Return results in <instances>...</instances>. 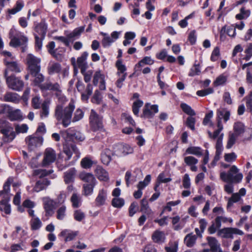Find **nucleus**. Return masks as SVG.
<instances>
[{"label": "nucleus", "mask_w": 252, "mask_h": 252, "mask_svg": "<svg viewBox=\"0 0 252 252\" xmlns=\"http://www.w3.org/2000/svg\"><path fill=\"white\" fill-rule=\"evenodd\" d=\"M91 129L96 131L103 128L102 117L98 115L94 110H91L89 117Z\"/></svg>", "instance_id": "6"}, {"label": "nucleus", "mask_w": 252, "mask_h": 252, "mask_svg": "<svg viewBox=\"0 0 252 252\" xmlns=\"http://www.w3.org/2000/svg\"><path fill=\"white\" fill-rule=\"evenodd\" d=\"M66 207L65 205H62L57 210L56 218L59 220H63L66 216Z\"/></svg>", "instance_id": "41"}, {"label": "nucleus", "mask_w": 252, "mask_h": 252, "mask_svg": "<svg viewBox=\"0 0 252 252\" xmlns=\"http://www.w3.org/2000/svg\"><path fill=\"white\" fill-rule=\"evenodd\" d=\"M85 26L75 29L71 32H70L64 36H55L54 39L62 42L64 44L69 47L70 43L72 42L75 39L78 38L81 34L84 31Z\"/></svg>", "instance_id": "4"}, {"label": "nucleus", "mask_w": 252, "mask_h": 252, "mask_svg": "<svg viewBox=\"0 0 252 252\" xmlns=\"http://www.w3.org/2000/svg\"><path fill=\"white\" fill-rule=\"evenodd\" d=\"M132 148L128 145L118 144L114 146L112 157H122L132 153Z\"/></svg>", "instance_id": "8"}, {"label": "nucleus", "mask_w": 252, "mask_h": 252, "mask_svg": "<svg viewBox=\"0 0 252 252\" xmlns=\"http://www.w3.org/2000/svg\"><path fill=\"white\" fill-rule=\"evenodd\" d=\"M74 109V104L71 102L64 108L62 104H58L55 110V117L58 121L61 122L63 127H66L71 123Z\"/></svg>", "instance_id": "1"}, {"label": "nucleus", "mask_w": 252, "mask_h": 252, "mask_svg": "<svg viewBox=\"0 0 252 252\" xmlns=\"http://www.w3.org/2000/svg\"><path fill=\"white\" fill-rule=\"evenodd\" d=\"M56 159V155L54 150L51 148L46 149L42 161L43 166H45L53 163Z\"/></svg>", "instance_id": "14"}, {"label": "nucleus", "mask_w": 252, "mask_h": 252, "mask_svg": "<svg viewBox=\"0 0 252 252\" xmlns=\"http://www.w3.org/2000/svg\"><path fill=\"white\" fill-rule=\"evenodd\" d=\"M94 173L97 178L100 181H107L109 180L108 172L100 166H97L96 167Z\"/></svg>", "instance_id": "21"}, {"label": "nucleus", "mask_w": 252, "mask_h": 252, "mask_svg": "<svg viewBox=\"0 0 252 252\" xmlns=\"http://www.w3.org/2000/svg\"><path fill=\"white\" fill-rule=\"evenodd\" d=\"M232 227H224L218 230L217 236L223 238H232Z\"/></svg>", "instance_id": "28"}, {"label": "nucleus", "mask_w": 252, "mask_h": 252, "mask_svg": "<svg viewBox=\"0 0 252 252\" xmlns=\"http://www.w3.org/2000/svg\"><path fill=\"white\" fill-rule=\"evenodd\" d=\"M50 185V181L46 178L43 179L36 182L33 189L36 192L46 189Z\"/></svg>", "instance_id": "23"}, {"label": "nucleus", "mask_w": 252, "mask_h": 252, "mask_svg": "<svg viewBox=\"0 0 252 252\" xmlns=\"http://www.w3.org/2000/svg\"><path fill=\"white\" fill-rule=\"evenodd\" d=\"M0 131L6 137L12 140L15 137V133L13 131V128L9 126V123L4 120H0Z\"/></svg>", "instance_id": "11"}, {"label": "nucleus", "mask_w": 252, "mask_h": 252, "mask_svg": "<svg viewBox=\"0 0 252 252\" xmlns=\"http://www.w3.org/2000/svg\"><path fill=\"white\" fill-rule=\"evenodd\" d=\"M63 135L72 140L82 141L85 139L84 136L79 131H77L73 127H70L62 132Z\"/></svg>", "instance_id": "10"}, {"label": "nucleus", "mask_w": 252, "mask_h": 252, "mask_svg": "<svg viewBox=\"0 0 252 252\" xmlns=\"http://www.w3.org/2000/svg\"><path fill=\"white\" fill-rule=\"evenodd\" d=\"M78 234V231H72L68 229H64L60 233V235L65 237L64 241L67 242L73 240Z\"/></svg>", "instance_id": "27"}, {"label": "nucleus", "mask_w": 252, "mask_h": 252, "mask_svg": "<svg viewBox=\"0 0 252 252\" xmlns=\"http://www.w3.org/2000/svg\"><path fill=\"white\" fill-rule=\"evenodd\" d=\"M237 137V135L235 133L229 134L227 145L226 146L227 149H230L232 147V146L235 143Z\"/></svg>", "instance_id": "51"}, {"label": "nucleus", "mask_w": 252, "mask_h": 252, "mask_svg": "<svg viewBox=\"0 0 252 252\" xmlns=\"http://www.w3.org/2000/svg\"><path fill=\"white\" fill-rule=\"evenodd\" d=\"M102 100L101 93L98 90H96L92 98V102L96 104H100Z\"/></svg>", "instance_id": "64"}, {"label": "nucleus", "mask_w": 252, "mask_h": 252, "mask_svg": "<svg viewBox=\"0 0 252 252\" xmlns=\"http://www.w3.org/2000/svg\"><path fill=\"white\" fill-rule=\"evenodd\" d=\"M4 76L6 79V84L8 88L16 91L22 90L24 86V83L20 78L16 77L13 74L9 75L7 71L4 72Z\"/></svg>", "instance_id": "5"}, {"label": "nucleus", "mask_w": 252, "mask_h": 252, "mask_svg": "<svg viewBox=\"0 0 252 252\" xmlns=\"http://www.w3.org/2000/svg\"><path fill=\"white\" fill-rule=\"evenodd\" d=\"M96 184H85L83 185V194L85 196H88L93 193L94 189Z\"/></svg>", "instance_id": "40"}, {"label": "nucleus", "mask_w": 252, "mask_h": 252, "mask_svg": "<svg viewBox=\"0 0 252 252\" xmlns=\"http://www.w3.org/2000/svg\"><path fill=\"white\" fill-rule=\"evenodd\" d=\"M245 53L246 55L243 58V60L248 61L250 60L252 57V43H250L247 45V48L245 50Z\"/></svg>", "instance_id": "56"}, {"label": "nucleus", "mask_w": 252, "mask_h": 252, "mask_svg": "<svg viewBox=\"0 0 252 252\" xmlns=\"http://www.w3.org/2000/svg\"><path fill=\"white\" fill-rule=\"evenodd\" d=\"M226 30L227 34L229 36L234 37L235 36L236 32L235 27H233V26H230L226 29V26H224L221 28L220 31V36H221L223 34L225 33Z\"/></svg>", "instance_id": "37"}, {"label": "nucleus", "mask_w": 252, "mask_h": 252, "mask_svg": "<svg viewBox=\"0 0 252 252\" xmlns=\"http://www.w3.org/2000/svg\"><path fill=\"white\" fill-rule=\"evenodd\" d=\"M124 204L125 201L121 198L115 197L112 200V205L116 208H121L124 206Z\"/></svg>", "instance_id": "52"}, {"label": "nucleus", "mask_w": 252, "mask_h": 252, "mask_svg": "<svg viewBox=\"0 0 252 252\" xmlns=\"http://www.w3.org/2000/svg\"><path fill=\"white\" fill-rule=\"evenodd\" d=\"M27 143L29 148L31 150H33L36 147L40 142V139L37 137L29 136L27 139Z\"/></svg>", "instance_id": "36"}, {"label": "nucleus", "mask_w": 252, "mask_h": 252, "mask_svg": "<svg viewBox=\"0 0 252 252\" xmlns=\"http://www.w3.org/2000/svg\"><path fill=\"white\" fill-rule=\"evenodd\" d=\"M49 53L54 57L57 58V55L56 54V50H54L55 47V43L54 41L50 42L47 45Z\"/></svg>", "instance_id": "62"}, {"label": "nucleus", "mask_w": 252, "mask_h": 252, "mask_svg": "<svg viewBox=\"0 0 252 252\" xmlns=\"http://www.w3.org/2000/svg\"><path fill=\"white\" fill-rule=\"evenodd\" d=\"M186 153L189 154L194 155L200 157L203 154L201 149L199 147H189L186 151Z\"/></svg>", "instance_id": "38"}, {"label": "nucleus", "mask_w": 252, "mask_h": 252, "mask_svg": "<svg viewBox=\"0 0 252 252\" xmlns=\"http://www.w3.org/2000/svg\"><path fill=\"white\" fill-rule=\"evenodd\" d=\"M79 177L81 181L85 183V184H96V180L92 173L85 172H81L80 173Z\"/></svg>", "instance_id": "19"}, {"label": "nucleus", "mask_w": 252, "mask_h": 252, "mask_svg": "<svg viewBox=\"0 0 252 252\" xmlns=\"http://www.w3.org/2000/svg\"><path fill=\"white\" fill-rule=\"evenodd\" d=\"M201 72L200 66L199 64H194L190 68L189 73V76H194L198 75Z\"/></svg>", "instance_id": "47"}, {"label": "nucleus", "mask_w": 252, "mask_h": 252, "mask_svg": "<svg viewBox=\"0 0 252 252\" xmlns=\"http://www.w3.org/2000/svg\"><path fill=\"white\" fill-rule=\"evenodd\" d=\"M151 175H147L143 181H140L139 182L138 184L137 185L138 189L142 190L145 187L148 185L151 181Z\"/></svg>", "instance_id": "55"}, {"label": "nucleus", "mask_w": 252, "mask_h": 252, "mask_svg": "<svg viewBox=\"0 0 252 252\" xmlns=\"http://www.w3.org/2000/svg\"><path fill=\"white\" fill-rule=\"evenodd\" d=\"M76 170L71 168L64 173V181L65 184H69L74 182Z\"/></svg>", "instance_id": "26"}, {"label": "nucleus", "mask_w": 252, "mask_h": 252, "mask_svg": "<svg viewBox=\"0 0 252 252\" xmlns=\"http://www.w3.org/2000/svg\"><path fill=\"white\" fill-rule=\"evenodd\" d=\"M112 152L108 149H104L101 154V160L104 164L108 165L110 162L113 159Z\"/></svg>", "instance_id": "24"}, {"label": "nucleus", "mask_w": 252, "mask_h": 252, "mask_svg": "<svg viewBox=\"0 0 252 252\" xmlns=\"http://www.w3.org/2000/svg\"><path fill=\"white\" fill-rule=\"evenodd\" d=\"M61 70V65L57 63H50L47 67V72L49 75L59 73Z\"/></svg>", "instance_id": "29"}, {"label": "nucleus", "mask_w": 252, "mask_h": 252, "mask_svg": "<svg viewBox=\"0 0 252 252\" xmlns=\"http://www.w3.org/2000/svg\"><path fill=\"white\" fill-rule=\"evenodd\" d=\"M81 165L84 168H90L93 165V161L88 158H83L81 161Z\"/></svg>", "instance_id": "63"}, {"label": "nucleus", "mask_w": 252, "mask_h": 252, "mask_svg": "<svg viewBox=\"0 0 252 252\" xmlns=\"http://www.w3.org/2000/svg\"><path fill=\"white\" fill-rule=\"evenodd\" d=\"M214 92L213 88H209L206 89L199 90L196 92V94L200 96H205Z\"/></svg>", "instance_id": "61"}, {"label": "nucleus", "mask_w": 252, "mask_h": 252, "mask_svg": "<svg viewBox=\"0 0 252 252\" xmlns=\"http://www.w3.org/2000/svg\"><path fill=\"white\" fill-rule=\"evenodd\" d=\"M104 80V76L99 71H96L93 78V84L94 86L97 85L98 83Z\"/></svg>", "instance_id": "48"}, {"label": "nucleus", "mask_w": 252, "mask_h": 252, "mask_svg": "<svg viewBox=\"0 0 252 252\" xmlns=\"http://www.w3.org/2000/svg\"><path fill=\"white\" fill-rule=\"evenodd\" d=\"M24 6V4L22 2L17 1L16 5L13 8L8 10V12L10 14H15L20 11Z\"/></svg>", "instance_id": "57"}, {"label": "nucleus", "mask_w": 252, "mask_h": 252, "mask_svg": "<svg viewBox=\"0 0 252 252\" xmlns=\"http://www.w3.org/2000/svg\"><path fill=\"white\" fill-rule=\"evenodd\" d=\"M125 180L127 187H128L130 184H133L137 181L136 176H132L130 171H127L126 173Z\"/></svg>", "instance_id": "44"}, {"label": "nucleus", "mask_w": 252, "mask_h": 252, "mask_svg": "<svg viewBox=\"0 0 252 252\" xmlns=\"http://www.w3.org/2000/svg\"><path fill=\"white\" fill-rule=\"evenodd\" d=\"M240 13L236 15V18L238 20L247 19L251 14L250 10H246L245 7H242L240 10Z\"/></svg>", "instance_id": "42"}, {"label": "nucleus", "mask_w": 252, "mask_h": 252, "mask_svg": "<svg viewBox=\"0 0 252 252\" xmlns=\"http://www.w3.org/2000/svg\"><path fill=\"white\" fill-rule=\"evenodd\" d=\"M220 224L218 225L215 220L214 221L212 222V224L208 228V231L210 234H214L217 231L218 232V230L220 229Z\"/></svg>", "instance_id": "58"}, {"label": "nucleus", "mask_w": 252, "mask_h": 252, "mask_svg": "<svg viewBox=\"0 0 252 252\" xmlns=\"http://www.w3.org/2000/svg\"><path fill=\"white\" fill-rule=\"evenodd\" d=\"M154 63V60H153L150 57L146 56L143 58L137 64H136L135 67H142L144 65H152Z\"/></svg>", "instance_id": "39"}, {"label": "nucleus", "mask_w": 252, "mask_h": 252, "mask_svg": "<svg viewBox=\"0 0 252 252\" xmlns=\"http://www.w3.org/2000/svg\"><path fill=\"white\" fill-rule=\"evenodd\" d=\"M197 236L192 233L188 234L185 237L184 241L186 245L189 248L192 247L195 244Z\"/></svg>", "instance_id": "31"}, {"label": "nucleus", "mask_w": 252, "mask_h": 252, "mask_svg": "<svg viewBox=\"0 0 252 252\" xmlns=\"http://www.w3.org/2000/svg\"><path fill=\"white\" fill-rule=\"evenodd\" d=\"M72 206L73 208H79L81 204V197L76 193H73L70 198Z\"/></svg>", "instance_id": "35"}, {"label": "nucleus", "mask_w": 252, "mask_h": 252, "mask_svg": "<svg viewBox=\"0 0 252 252\" xmlns=\"http://www.w3.org/2000/svg\"><path fill=\"white\" fill-rule=\"evenodd\" d=\"M223 137V133H221L218 137L217 142L216 144V153L215 156L214 157V159L212 162V164L213 165H215L217 162L219 160L220 158V156L221 154V153L223 150V146H222V139Z\"/></svg>", "instance_id": "13"}, {"label": "nucleus", "mask_w": 252, "mask_h": 252, "mask_svg": "<svg viewBox=\"0 0 252 252\" xmlns=\"http://www.w3.org/2000/svg\"><path fill=\"white\" fill-rule=\"evenodd\" d=\"M184 161L187 165L191 166L198 162V159L192 156H188L184 158Z\"/></svg>", "instance_id": "60"}, {"label": "nucleus", "mask_w": 252, "mask_h": 252, "mask_svg": "<svg viewBox=\"0 0 252 252\" xmlns=\"http://www.w3.org/2000/svg\"><path fill=\"white\" fill-rule=\"evenodd\" d=\"M28 71L30 73L41 70V59L29 54L26 58Z\"/></svg>", "instance_id": "7"}, {"label": "nucleus", "mask_w": 252, "mask_h": 252, "mask_svg": "<svg viewBox=\"0 0 252 252\" xmlns=\"http://www.w3.org/2000/svg\"><path fill=\"white\" fill-rule=\"evenodd\" d=\"M35 32L41 38H44L46 33L47 25L44 22H41L36 25L35 29Z\"/></svg>", "instance_id": "34"}, {"label": "nucleus", "mask_w": 252, "mask_h": 252, "mask_svg": "<svg viewBox=\"0 0 252 252\" xmlns=\"http://www.w3.org/2000/svg\"><path fill=\"white\" fill-rule=\"evenodd\" d=\"M116 65L118 69V72L117 73V75H121L124 74H127L126 72V67L122 63L121 61L118 60L117 61Z\"/></svg>", "instance_id": "45"}, {"label": "nucleus", "mask_w": 252, "mask_h": 252, "mask_svg": "<svg viewBox=\"0 0 252 252\" xmlns=\"http://www.w3.org/2000/svg\"><path fill=\"white\" fill-rule=\"evenodd\" d=\"M41 111L40 112L41 117H46L49 115V103L44 101L41 104Z\"/></svg>", "instance_id": "43"}, {"label": "nucleus", "mask_w": 252, "mask_h": 252, "mask_svg": "<svg viewBox=\"0 0 252 252\" xmlns=\"http://www.w3.org/2000/svg\"><path fill=\"white\" fill-rule=\"evenodd\" d=\"M73 216L76 221H81L85 219V214L81 210H76L74 212Z\"/></svg>", "instance_id": "54"}, {"label": "nucleus", "mask_w": 252, "mask_h": 252, "mask_svg": "<svg viewBox=\"0 0 252 252\" xmlns=\"http://www.w3.org/2000/svg\"><path fill=\"white\" fill-rule=\"evenodd\" d=\"M143 102L139 99L134 102L132 105V111L135 115H138L139 108L142 106Z\"/></svg>", "instance_id": "50"}, {"label": "nucleus", "mask_w": 252, "mask_h": 252, "mask_svg": "<svg viewBox=\"0 0 252 252\" xmlns=\"http://www.w3.org/2000/svg\"><path fill=\"white\" fill-rule=\"evenodd\" d=\"M226 81L227 77L223 74H221L213 82V84L216 87L223 85L226 83Z\"/></svg>", "instance_id": "46"}, {"label": "nucleus", "mask_w": 252, "mask_h": 252, "mask_svg": "<svg viewBox=\"0 0 252 252\" xmlns=\"http://www.w3.org/2000/svg\"><path fill=\"white\" fill-rule=\"evenodd\" d=\"M206 239L210 247V251L212 252H222L220 250V245L216 238L208 236L207 237Z\"/></svg>", "instance_id": "18"}, {"label": "nucleus", "mask_w": 252, "mask_h": 252, "mask_svg": "<svg viewBox=\"0 0 252 252\" xmlns=\"http://www.w3.org/2000/svg\"><path fill=\"white\" fill-rule=\"evenodd\" d=\"M239 171V169L235 165H232L227 172H221L220 178L223 182L227 183H239L242 180L243 175Z\"/></svg>", "instance_id": "3"}, {"label": "nucleus", "mask_w": 252, "mask_h": 252, "mask_svg": "<svg viewBox=\"0 0 252 252\" xmlns=\"http://www.w3.org/2000/svg\"><path fill=\"white\" fill-rule=\"evenodd\" d=\"M42 225V222L40 220L36 218L31 220V228L32 230H37L40 228Z\"/></svg>", "instance_id": "59"}, {"label": "nucleus", "mask_w": 252, "mask_h": 252, "mask_svg": "<svg viewBox=\"0 0 252 252\" xmlns=\"http://www.w3.org/2000/svg\"><path fill=\"white\" fill-rule=\"evenodd\" d=\"M8 117L11 121H18L22 119V115L19 109L9 110L8 112Z\"/></svg>", "instance_id": "33"}, {"label": "nucleus", "mask_w": 252, "mask_h": 252, "mask_svg": "<svg viewBox=\"0 0 252 252\" xmlns=\"http://www.w3.org/2000/svg\"><path fill=\"white\" fill-rule=\"evenodd\" d=\"M83 116L84 112H83V111L81 109L78 108L76 110L74 113V117L71 120V122H76L77 121H79L83 118Z\"/></svg>", "instance_id": "53"}, {"label": "nucleus", "mask_w": 252, "mask_h": 252, "mask_svg": "<svg viewBox=\"0 0 252 252\" xmlns=\"http://www.w3.org/2000/svg\"><path fill=\"white\" fill-rule=\"evenodd\" d=\"M3 100L6 102L18 103L20 101V98L18 94L16 93L7 92L4 96Z\"/></svg>", "instance_id": "32"}, {"label": "nucleus", "mask_w": 252, "mask_h": 252, "mask_svg": "<svg viewBox=\"0 0 252 252\" xmlns=\"http://www.w3.org/2000/svg\"><path fill=\"white\" fill-rule=\"evenodd\" d=\"M40 89L42 91H51L60 93L61 87L57 82L52 83L50 81H47L43 83L42 85H41Z\"/></svg>", "instance_id": "15"}, {"label": "nucleus", "mask_w": 252, "mask_h": 252, "mask_svg": "<svg viewBox=\"0 0 252 252\" xmlns=\"http://www.w3.org/2000/svg\"><path fill=\"white\" fill-rule=\"evenodd\" d=\"M31 77L33 78L32 80V84L34 86L38 87L40 88L41 85H43V82L44 81V76L40 73V71H36L30 73Z\"/></svg>", "instance_id": "16"}, {"label": "nucleus", "mask_w": 252, "mask_h": 252, "mask_svg": "<svg viewBox=\"0 0 252 252\" xmlns=\"http://www.w3.org/2000/svg\"><path fill=\"white\" fill-rule=\"evenodd\" d=\"M14 179L12 177H9L3 186V189L0 191V196H2L3 199L0 202V210L6 214L11 212L10 205L8 203L10 200V186L13 183Z\"/></svg>", "instance_id": "2"}, {"label": "nucleus", "mask_w": 252, "mask_h": 252, "mask_svg": "<svg viewBox=\"0 0 252 252\" xmlns=\"http://www.w3.org/2000/svg\"><path fill=\"white\" fill-rule=\"evenodd\" d=\"M28 41L27 37L22 36L20 38L16 37H12L9 43V45L12 47H16L21 45H24Z\"/></svg>", "instance_id": "30"}, {"label": "nucleus", "mask_w": 252, "mask_h": 252, "mask_svg": "<svg viewBox=\"0 0 252 252\" xmlns=\"http://www.w3.org/2000/svg\"><path fill=\"white\" fill-rule=\"evenodd\" d=\"M181 107L182 110L187 114L190 116H194L195 113L190 106L186 103H181Z\"/></svg>", "instance_id": "49"}, {"label": "nucleus", "mask_w": 252, "mask_h": 252, "mask_svg": "<svg viewBox=\"0 0 252 252\" xmlns=\"http://www.w3.org/2000/svg\"><path fill=\"white\" fill-rule=\"evenodd\" d=\"M88 56V53L87 52H84L81 57L77 58V65L78 67L80 68L81 73L85 72L88 67L87 63L86 62Z\"/></svg>", "instance_id": "20"}, {"label": "nucleus", "mask_w": 252, "mask_h": 252, "mask_svg": "<svg viewBox=\"0 0 252 252\" xmlns=\"http://www.w3.org/2000/svg\"><path fill=\"white\" fill-rule=\"evenodd\" d=\"M63 151L67 156V157L64 159L65 161L70 159L73 153L75 155L77 158H78L80 157V153L74 144H71L64 145L63 146Z\"/></svg>", "instance_id": "12"}, {"label": "nucleus", "mask_w": 252, "mask_h": 252, "mask_svg": "<svg viewBox=\"0 0 252 252\" xmlns=\"http://www.w3.org/2000/svg\"><path fill=\"white\" fill-rule=\"evenodd\" d=\"M43 207L45 212V216L51 217L54 214L56 202L49 197H44L42 198Z\"/></svg>", "instance_id": "9"}, {"label": "nucleus", "mask_w": 252, "mask_h": 252, "mask_svg": "<svg viewBox=\"0 0 252 252\" xmlns=\"http://www.w3.org/2000/svg\"><path fill=\"white\" fill-rule=\"evenodd\" d=\"M4 63L6 66L4 72L7 71L8 74L9 71H11L15 73H19L21 71V66L17 62H9L6 60H4Z\"/></svg>", "instance_id": "17"}, {"label": "nucleus", "mask_w": 252, "mask_h": 252, "mask_svg": "<svg viewBox=\"0 0 252 252\" xmlns=\"http://www.w3.org/2000/svg\"><path fill=\"white\" fill-rule=\"evenodd\" d=\"M107 191L104 189L99 190L98 195L95 198V202L97 206H101L105 204L107 199Z\"/></svg>", "instance_id": "22"}, {"label": "nucleus", "mask_w": 252, "mask_h": 252, "mask_svg": "<svg viewBox=\"0 0 252 252\" xmlns=\"http://www.w3.org/2000/svg\"><path fill=\"white\" fill-rule=\"evenodd\" d=\"M152 239L156 243L161 244L164 243L165 239V234L163 232L157 230L153 233Z\"/></svg>", "instance_id": "25"}]
</instances>
